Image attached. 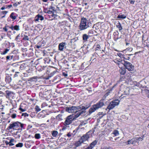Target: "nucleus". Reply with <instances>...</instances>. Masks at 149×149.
Wrapping results in <instances>:
<instances>
[{"label":"nucleus","mask_w":149,"mask_h":149,"mask_svg":"<svg viewBox=\"0 0 149 149\" xmlns=\"http://www.w3.org/2000/svg\"><path fill=\"white\" fill-rule=\"evenodd\" d=\"M104 105L103 100H101L96 104L93 105L89 110V113L91 114L92 113Z\"/></svg>","instance_id":"f257e3e1"},{"label":"nucleus","mask_w":149,"mask_h":149,"mask_svg":"<svg viewBox=\"0 0 149 149\" xmlns=\"http://www.w3.org/2000/svg\"><path fill=\"white\" fill-rule=\"evenodd\" d=\"M79 27V29L81 31L85 30L89 27L88 22L86 18L83 17L81 18Z\"/></svg>","instance_id":"f03ea898"},{"label":"nucleus","mask_w":149,"mask_h":149,"mask_svg":"<svg viewBox=\"0 0 149 149\" xmlns=\"http://www.w3.org/2000/svg\"><path fill=\"white\" fill-rule=\"evenodd\" d=\"M88 107H85L84 106H80L79 110H77V111L76 113V114L74 116H73V118L74 120L76 119L80 115L86 112V110L88 108Z\"/></svg>","instance_id":"7ed1b4c3"},{"label":"nucleus","mask_w":149,"mask_h":149,"mask_svg":"<svg viewBox=\"0 0 149 149\" xmlns=\"http://www.w3.org/2000/svg\"><path fill=\"white\" fill-rule=\"evenodd\" d=\"M88 107H85L84 106H80L79 110H77V111L76 113V114L74 116H73V118L74 120L76 119L80 115L86 112V110L88 108Z\"/></svg>","instance_id":"20e7f679"},{"label":"nucleus","mask_w":149,"mask_h":149,"mask_svg":"<svg viewBox=\"0 0 149 149\" xmlns=\"http://www.w3.org/2000/svg\"><path fill=\"white\" fill-rule=\"evenodd\" d=\"M125 67V68L129 71H132L134 69V66L132 65L130 62L124 60H121L120 62Z\"/></svg>","instance_id":"39448f33"},{"label":"nucleus","mask_w":149,"mask_h":149,"mask_svg":"<svg viewBox=\"0 0 149 149\" xmlns=\"http://www.w3.org/2000/svg\"><path fill=\"white\" fill-rule=\"evenodd\" d=\"M23 126V124L20 123L18 122H16L12 124H10L8 128L10 129H19L20 128V127L22 128Z\"/></svg>","instance_id":"423d86ee"},{"label":"nucleus","mask_w":149,"mask_h":149,"mask_svg":"<svg viewBox=\"0 0 149 149\" xmlns=\"http://www.w3.org/2000/svg\"><path fill=\"white\" fill-rule=\"evenodd\" d=\"M120 102V100L118 99L115 100L111 101L108 106L107 109L110 110L116 106L118 105Z\"/></svg>","instance_id":"0eeeda50"},{"label":"nucleus","mask_w":149,"mask_h":149,"mask_svg":"<svg viewBox=\"0 0 149 149\" xmlns=\"http://www.w3.org/2000/svg\"><path fill=\"white\" fill-rule=\"evenodd\" d=\"M80 106H72L71 107H66V111L69 113H74L77 112V110H79Z\"/></svg>","instance_id":"6e6552de"},{"label":"nucleus","mask_w":149,"mask_h":149,"mask_svg":"<svg viewBox=\"0 0 149 149\" xmlns=\"http://www.w3.org/2000/svg\"><path fill=\"white\" fill-rule=\"evenodd\" d=\"M73 120H74L73 118V116H68L66 118L63 124L65 126L67 127L69 125L71 124Z\"/></svg>","instance_id":"1a4fd4ad"},{"label":"nucleus","mask_w":149,"mask_h":149,"mask_svg":"<svg viewBox=\"0 0 149 149\" xmlns=\"http://www.w3.org/2000/svg\"><path fill=\"white\" fill-rule=\"evenodd\" d=\"M93 132V131H90L86 133V134L83 135L80 139L84 142L87 140L92 136V134Z\"/></svg>","instance_id":"9d476101"},{"label":"nucleus","mask_w":149,"mask_h":149,"mask_svg":"<svg viewBox=\"0 0 149 149\" xmlns=\"http://www.w3.org/2000/svg\"><path fill=\"white\" fill-rule=\"evenodd\" d=\"M127 142L128 143L127 144H132L135 145L137 142V140L136 138H134L130 140H129Z\"/></svg>","instance_id":"9b49d317"},{"label":"nucleus","mask_w":149,"mask_h":149,"mask_svg":"<svg viewBox=\"0 0 149 149\" xmlns=\"http://www.w3.org/2000/svg\"><path fill=\"white\" fill-rule=\"evenodd\" d=\"M66 44L65 42H62L60 43L58 45L59 50L61 51H63V49L65 47Z\"/></svg>","instance_id":"f8f14e48"},{"label":"nucleus","mask_w":149,"mask_h":149,"mask_svg":"<svg viewBox=\"0 0 149 149\" xmlns=\"http://www.w3.org/2000/svg\"><path fill=\"white\" fill-rule=\"evenodd\" d=\"M84 142L83 141H82L80 139L78 141L74 143V145L76 146V147H78V146H79L81 145V144L82 143H83Z\"/></svg>","instance_id":"ddd939ff"},{"label":"nucleus","mask_w":149,"mask_h":149,"mask_svg":"<svg viewBox=\"0 0 149 149\" xmlns=\"http://www.w3.org/2000/svg\"><path fill=\"white\" fill-rule=\"evenodd\" d=\"M36 18H37L36 19V21H38L39 19L42 21L44 19V17L43 16L39 14L36 16Z\"/></svg>","instance_id":"4468645a"},{"label":"nucleus","mask_w":149,"mask_h":149,"mask_svg":"<svg viewBox=\"0 0 149 149\" xmlns=\"http://www.w3.org/2000/svg\"><path fill=\"white\" fill-rule=\"evenodd\" d=\"M97 143V141L95 140L92 143H91L89 145V146L91 147L92 149L94 147V146L96 145Z\"/></svg>","instance_id":"2eb2a0df"},{"label":"nucleus","mask_w":149,"mask_h":149,"mask_svg":"<svg viewBox=\"0 0 149 149\" xmlns=\"http://www.w3.org/2000/svg\"><path fill=\"white\" fill-rule=\"evenodd\" d=\"M89 35H88L86 34H84L83 35L82 38L83 40L85 41H87V39L89 38Z\"/></svg>","instance_id":"dca6fc26"},{"label":"nucleus","mask_w":149,"mask_h":149,"mask_svg":"<svg viewBox=\"0 0 149 149\" xmlns=\"http://www.w3.org/2000/svg\"><path fill=\"white\" fill-rule=\"evenodd\" d=\"M119 72L121 74L124 75L126 73V69L124 68H121L119 70Z\"/></svg>","instance_id":"f3484780"},{"label":"nucleus","mask_w":149,"mask_h":149,"mask_svg":"<svg viewBox=\"0 0 149 149\" xmlns=\"http://www.w3.org/2000/svg\"><path fill=\"white\" fill-rule=\"evenodd\" d=\"M56 119L59 120H62V115L60 114H58L56 116Z\"/></svg>","instance_id":"a211bd4d"},{"label":"nucleus","mask_w":149,"mask_h":149,"mask_svg":"<svg viewBox=\"0 0 149 149\" xmlns=\"http://www.w3.org/2000/svg\"><path fill=\"white\" fill-rule=\"evenodd\" d=\"M130 89L129 88H126L124 91V93L125 95H128L130 94Z\"/></svg>","instance_id":"6ab92c4d"},{"label":"nucleus","mask_w":149,"mask_h":149,"mask_svg":"<svg viewBox=\"0 0 149 149\" xmlns=\"http://www.w3.org/2000/svg\"><path fill=\"white\" fill-rule=\"evenodd\" d=\"M10 17L13 20H15L16 18V17L15 16V13H12L11 14Z\"/></svg>","instance_id":"aec40b11"},{"label":"nucleus","mask_w":149,"mask_h":149,"mask_svg":"<svg viewBox=\"0 0 149 149\" xmlns=\"http://www.w3.org/2000/svg\"><path fill=\"white\" fill-rule=\"evenodd\" d=\"M13 30H15L16 31H19V26L18 25H16L15 26H13Z\"/></svg>","instance_id":"412c9836"},{"label":"nucleus","mask_w":149,"mask_h":149,"mask_svg":"<svg viewBox=\"0 0 149 149\" xmlns=\"http://www.w3.org/2000/svg\"><path fill=\"white\" fill-rule=\"evenodd\" d=\"M116 26L117 28L119 29L120 31L122 30L123 29L122 27L121 26V24L119 22L116 25Z\"/></svg>","instance_id":"4be33fe9"},{"label":"nucleus","mask_w":149,"mask_h":149,"mask_svg":"<svg viewBox=\"0 0 149 149\" xmlns=\"http://www.w3.org/2000/svg\"><path fill=\"white\" fill-rule=\"evenodd\" d=\"M58 134V133L57 131H54L53 132L52 134L53 136L55 137L57 136Z\"/></svg>","instance_id":"5701e85b"},{"label":"nucleus","mask_w":149,"mask_h":149,"mask_svg":"<svg viewBox=\"0 0 149 149\" xmlns=\"http://www.w3.org/2000/svg\"><path fill=\"white\" fill-rule=\"evenodd\" d=\"M126 16L124 15H118V18H121V19H125L126 18Z\"/></svg>","instance_id":"b1692460"},{"label":"nucleus","mask_w":149,"mask_h":149,"mask_svg":"<svg viewBox=\"0 0 149 149\" xmlns=\"http://www.w3.org/2000/svg\"><path fill=\"white\" fill-rule=\"evenodd\" d=\"M144 137V135H142L141 137H136L135 138H136L137 140V142L138 141H142L143 140V138Z\"/></svg>","instance_id":"393cba45"},{"label":"nucleus","mask_w":149,"mask_h":149,"mask_svg":"<svg viewBox=\"0 0 149 149\" xmlns=\"http://www.w3.org/2000/svg\"><path fill=\"white\" fill-rule=\"evenodd\" d=\"M118 55L121 58H125V57L124 56V55L121 53H118Z\"/></svg>","instance_id":"a878e982"},{"label":"nucleus","mask_w":149,"mask_h":149,"mask_svg":"<svg viewBox=\"0 0 149 149\" xmlns=\"http://www.w3.org/2000/svg\"><path fill=\"white\" fill-rule=\"evenodd\" d=\"M23 146V143H19L16 145V147H22Z\"/></svg>","instance_id":"bb28decb"},{"label":"nucleus","mask_w":149,"mask_h":149,"mask_svg":"<svg viewBox=\"0 0 149 149\" xmlns=\"http://www.w3.org/2000/svg\"><path fill=\"white\" fill-rule=\"evenodd\" d=\"M25 64L24 63H23L22 65H21L19 67V68L21 70H22L24 69L25 68Z\"/></svg>","instance_id":"cd10ccee"},{"label":"nucleus","mask_w":149,"mask_h":149,"mask_svg":"<svg viewBox=\"0 0 149 149\" xmlns=\"http://www.w3.org/2000/svg\"><path fill=\"white\" fill-rule=\"evenodd\" d=\"M113 134H114L115 136H117L119 135V133L118 131L115 130L113 131Z\"/></svg>","instance_id":"c85d7f7f"},{"label":"nucleus","mask_w":149,"mask_h":149,"mask_svg":"<svg viewBox=\"0 0 149 149\" xmlns=\"http://www.w3.org/2000/svg\"><path fill=\"white\" fill-rule=\"evenodd\" d=\"M35 137L36 139H39L40 138V134H35Z\"/></svg>","instance_id":"c756f323"},{"label":"nucleus","mask_w":149,"mask_h":149,"mask_svg":"<svg viewBox=\"0 0 149 149\" xmlns=\"http://www.w3.org/2000/svg\"><path fill=\"white\" fill-rule=\"evenodd\" d=\"M35 109L36 111L38 112L39 111L41 110V109L39 108V107L37 105L36 106Z\"/></svg>","instance_id":"7c9ffc66"},{"label":"nucleus","mask_w":149,"mask_h":149,"mask_svg":"<svg viewBox=\"0 0 149 149\" xmlns=\"http://www.w3.org/2000/svg\"><path fill=\"white\" fill-rule=\"evenodd\" d=\"M23 39L24 40H29V38H28V37L27 36H24V38H23Z\"/></svg>","instance_id":"2f4dec72"},{"label":"nucleus","mask_w":149,"mask_h":149,"mask_svg":"<svg viewBox=\"0 0 149 149\" xmlns=\"http://www.w3.org/2000/svg\"><path fill=\"white\" fill-rule=\"evenodd\" d=\"M9 50V49H6L3 52L2 54H6L8 51Z\"/></svg>","instance_id":"473e14b6"},{"label":"nucleus","mask_w":149,"mask_h":149,"mask_svg":"<svg viewBox=\"0 0 149 149\" xmlns=\"http://www.w3.org/2000/svg\"><path fill=\"white\" fill-rule=\"evenodd\" d=\"M45 13H47L49 14H51V13L53 14L54 13V12H53V11L50 10H48V11H47V12L45 11Z\"/></svg>","instance_id":"72a5a7b5"},{"label":"nucleus","mask_w":149,"mask_h":149,"mask_svg":"<svg viewBox=\"0 0 149 149\" xmlns=\"http://www.w3.org/2000/svg\"><path fill=\"white\" fill-rule=\"evenodd\" d=\"M22 116L24 117L28 116L29 114L26 113H23L22 114Z\"/></svg>","instance_id":"f704fd0d"},{"label":"nucleus","mask_w":149,"mask_h":149,"mask_svg":"<svg viewBox=\"0 0 149 149\" xmlns=\"http://www.w3.org/2000/svg\"><path fill=\"white\" fill-rule=\"evenodd\" d=\"M12 65L14 66V67L15 68V67H19V65L17 63H13L12 64Z\"/></svg>","instance_id":"c9c22d12"},{"label":"nucleus","mask_w":149,"mask_h":149,"mask_svg":"<svg viewBox=\"0 0 149 149\" xmlns=\"http://www.w3.org/2000/svg\"><path fill=\"white\" fill-rule=\"evenodd\" d=\"M100 46L99 45H97V47L96 49V50H98V49H100Z\"/></svg>","instance_id":"e433bc0d"},{"label":"nucleus","mask_w":149,"mask_h":149,"mask_svg":"<svg viewBox=\"0 0 149 149\" xmlns=\"http://www.w3.org/2000/svg\"><path fill=\"white\" fill-rule=\"evenodd\" d=\"M86 121H85V122L83 121L82 122H81V123L80 124V125H81L82 126L85 125V124H86Z\"/></svg>","instance_id":"4c0bfd02"},{"label":"nucleus","mask_w":149,"mask_h":149,"mask_svg":"<svg viewBox=\"0 0 149 149\" xmlns=\"http://www.w3.org/2000/svg\"><path fill=\"white\" fill-rule=\"evenodd\" d=\"M6 27H7V28H9L12 31H13V26H9L8 25H6Z\"/></svg>","instance_id":"58836bf2"},{"label":"nucleus","mask_w":149,"mask_h":149,"mask_svg":"<svg viewBox=\"0 0 149 149\" xmlns=\"http://www.w3.org/2000/svg\"><path fill=\"white\" fill-rule=\"evenodd\" d=\"M129 1H130V3L132 4H134L135 2L134 0H129Z\"/></svg>","instance_id":"ea45409f"},{"label":"nucleus","mask_w":149,"mask_h":149,"mask_svg":"<svg viewBox=\"0 0 149 149\" xmlns=\"http://www.w3.org/2000/svg\"><path fill=\"white\" fill-rule=\"evenodd\" d=\"M16 116V114L15 113H14L11 116V117L12 118H15Z\"/></svg>","instance_id":"a19ab883"},{"label":"nucleus","mask_w":149,"mask_h":149,"mask_svg":"<svg viewBox=\"0 0 149 149\" xmlns=\"http://www.w3.org/2000/svg\"><path fill=\"white\" fill-rule=\"evenodd\" d=\"M127 51H131L133 50V48L131 47H128L126 49Z\"/></svg>","instance_id":"79ce46f5"},{"label":"nucleus","mask_w":149,"mask_h":149,"mask_svg":"<svg viewBox=\"0 0 149 149\" xmlns=\"http://www.w3.org/2000/svg\"><path fill=\"white\" fill-rule=\"evenodd\" d=\"M8 28L7 27H6V25L3 28V30H4V31L6 32H7L8 31V29H7Z\"/></svg>","instance_id":"37998d69"},{"label":"nucleus","mask_w":149,"mask_h":149,"mask_svg":"<svg viewBox=\"0 0 149 149\" xmlns=\"http://www.w3.org/2000/svg\"><path fill=\"white\" fill-rule=\"evenodd\" d=\"M130 57H127V58H126L125 57V58H123V60H122L123 61L124 60H125V61H126V60H129V59H130Z\"/></svg>","instance_id":"c03bdc74"},{"label":"nucleus","mask_w":149,"mask_h":149,"mask_svg":"<svg viewBox=\"0 0 149 149\" xmlns=\"http://www.w3.org/2000/svg\"><path fill=\"white\" fill-rule=\"evenodd\" d=\"M19 110L21 111L22 112H24L26 111V109H23L21 107H20L19 108Z\"/></svg>","instance_id":"a18cd8bd"},{"label":"nucleus","mask_w":149,"mask_h":149,"mask_svg":"<svg viewBox=\"0 0 149 149\" xmlns=\"http://www.w3.org/2000/svg\"><path fill=\"white\" fill-rule=\"evenodd\" d=\"M72 134L69 132L67 134V136L68 137H70L72 136Z\"/></svg>","instance_id":"49530a36"},{"label":"nucleus","mask_w":149,"mask_h":149,"mask_svg":"<svg viewBox=\"0 0 149 149\" xmlns=\"http://www.w3.org/2000/svg\"><path fill=\"white\" fill-rule=\"evenodd\" d=\"M10 56H7L6 57V59L7 60H10Z\"/></svg>","instance_id":"de8ad7c7"},{"label":"nucleus","mask_w":149,"mask_h":149,"mask_svg":"<svg viewBox=\"0 0 149 149\" xmlns=\"http://www.w3.org/2000/svg\"><path fill=\"white\" fill-rule=\"evenodd\" d=\"M20 71L19 72H15V74L14 75V77H16V76H17V73H20V72L21 71Z\"/></svg>","instance_id":"09e8293b"},{"label":"nucleus","mask_w":149,"mask_h":149,"mask_svg":"<svg viewBox=\"0 0 149 149\" xmlns=\"http://www.w3.org/2000/svg\"><path fill=\"white\" fill-rule=\"evenodd\" d=\"M14 139H11L10 140L9 142L12 143V142H14Z\"/></svg>","instance_id":"8fccbe9b"},{"label":"nucleus","mask_w":149,"mask_h":149,"mask_svg":"<svg viewBox=\"0 0 149 149\" xmlns=\"http://www.w3.org/2000/svg\"><path fill=\"white\" fill-rule=\"evenodd\" d=\"M49 8V9H52V10H54V7H53L52 6L50 7V8Z\"/></svg>","instance_id":"3c124183"},{"label":"nucleus","mask_w":149,"mask_h":149,"mask_svg":"<svg viewBox=\"0 0 149 149\" xmlns=\"http://www.w3.org/2000/svg\"><path fill=\"white\" fill-rule=\"evenodd\" d=\"M3 14H6L8 12L6 11H3L2 12Z\"/></svg>","instance_id":"603ef678"},{"label":"nucleus","mask_w":149,"mask_h":149,"mask_svg":"<svg viewBox=\"0 0 149 149\" xmlns=\"http://www.w3.org/2000/svg\"><path fill=\"white\" fill-rule=\"evenodd\" d=\"M5 143L6 144V145H9V142H8L7 141H5Z\"/></svg>","instance_id":"864d4df0"},{"label":"nucleus","mask_w":149,"mask_h":149,"mask_svg":"<svg viewBox=\"0 0 149 149\" xmlns=\"http://www.w3.org/2000/svg\"><path fill=\"white\" fill-rule=\"evenodd\" d=\"M9 143H10V144H9V145L10 146H13L14 145V144L12 143L9 142Z\"/></svg>","instance_id":"5fc2aeb1"},{"label":"nucleus","mask_w":149,"mask_h":149,"mask_svg":"<svg viewBox=\"0 0 149 149\" xmlns=\"http://www.w3.org/2000/svg\"><path fill=\"white\" fill-rule=\"evenodd\" d=\"M85 149H92V148L91 147H90L89 146H88V147L86 148Z\"/></svg>","instance_id":"6e6d98bb"},{"label":"nucleus","mask_w":149,"mask_h":149,"mask_svg":"<svg viewBox=\"0 0 149 149\" xmlns=\"http://www.w3.org/2000/svg\"><path fill=\"white\" fill-rule=\"evenodd\" d=\"M13 6H17V5L16 3H15L13 4Z\"/></svg>","instance_id":"4d7b16f0"},{"label":"nucleus","mask_w":149,"mask_h":149,"mask_svg":"<svg viewBox=\"0 0 149 149\" xmlns=\"http://www.w3.org/2000/svg\"><path fill=\"white\" fill-rule=\"evenodd\" d=\"M12 7V5H8L7 7H9V8H10V7Z\"/></svg>","instance_id":"13d9d810"},{"label":"nucleus","mask_w":149,"mask_h":149,"mask_svg":"<svg viewBox=\"0 0 149 149\" xmlns=\"http://www.w3.org/2000/svg\"><path fill=\"white\" fill-rule=\"evenodd\" d=\"M5 8H6L5 7H3L1 8V10H3L5 9Z\"/></svg>","instance_id":"bf43d9fd"},{"label":"nucleus","mask_w":149,"mask_h":149,"mask_svg":"<svg viewBox=\"0 0 149 149\" xmlns=\"http://www.w3.org/2000/svg\"><path fill=\"white\" fill-rule=\"evenodd\" d=\"M10 59L11 60L13 58V56H10Z\"/></svg>","instance_id":"052dcab7"},{"label":"nucleus","mask_w":149,"mask_h":149,"mask_svg":"<svg viewBox=\"0 0 149 149\" xmlns=\"http://www.w3.org/2000/svg\"><path fill=\"white\" fill-rule=\"evenodd\" d=\"M42 1L44 2H47L48 0H42Z\"/></svg>","instance_id":"680f3d73"},{"label":"nucleus","mask_w":149,"mask_h":149,"mask_svg":"<svg viewBox=\"0 0 149 149\" xmlns=\"http://www.w3.org/2000/svg\"><path fill=\"white\" fill-rule=\"evenodd\" d=\"M19 35H18V36L16 37V40H17V39H18V37H19Z\"/></svg>","instance_id":"e2e57ef3"},{"label":"nucleus","mask_w":149,"mask_h":149,"mask_svg":"<svg viewBox=\"0 0 149 149\" xmlns=\"http://www.w3.org/2000/svg\"><path fill=\"white\" fill-rule=\"evenodd\" d=\"M9 78H10V80L9 81H8V82H10V81H11V78L10 77Z\"/></svg>","instance_id":"0e129e2a"},{"label":"nucleus","mask_w":149,"mask_h":149,"mask_svg":"<svg viewBox=\"0 0 149 149\" xmlns=\"http://www.w3.org/2000/svg\"><path fill=\"white\" fill-rule=\"evenodd\" d=\"M65 129V128L64 127H63V128H62V130H64Z\"/></svg>","instance_id":"69168bd1"},{"label":"nucleus","mask_w":149,"mask_h":149,"mask_svg":"<svg viewBox=\"0 0 149 149\" xmlns=\"http://www.w3.org/2000/svg\"><path fill=\"white\" fill-rule=\"evenodd\" d=\"M15 69H13V70H12V72H15Z\"/></svg>","instance_id":"338daca9"},{"label":"nucleus","mask_w":149,"mask_h":149,"mask_svg":"<svg viewBox=\"0 0 149 149\" xmlns=\"http://www.w3.org/2000/svg\"><path fill=\"white\" fill-rule=\"evenodd\" d=\"M64 75L65 76H68V75L67 74H64Z\"/></svg>","instance_id":"774afa93"}]
</instances>
